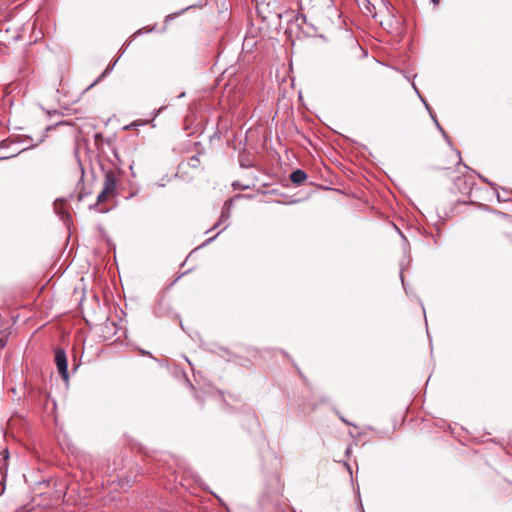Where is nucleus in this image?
Returning <instances> with one entry per match:
<instances>
[{"mask_svg": "<svg viewBox=\"0 0 512 512\" xmlns=\"http://www.w3.org/2000/svg\"><path fill=\"white\" fill-rule=\"evenodd\" d=\"M55 363L58 369L59 374L61 377L67 381L68 376V362H67V356L64 350L58 349L55 352Z\"/></svg>", "mask_w": 512, "mask_h": 512, "instance_id": "f03ea898", "label": "nucleus"}, {"mask_svg": "<svg viewBox=\"0 0 512 512\" xmlns=\"http://www.w3.org/2000/svg\"><path fill=\"white\" fill-rule=\"evenodd\" d=\"M431 118H432V120L434 121V123H435V125H436L437 129H438V130L441 132V134L443 135V137H444V139L446 140V142H447L449 145H451V140H450L449 136H448V135H447V133L444 131V129L442 128V126L439 124V122H438V120H437L436 116L433 114V115H431Z\"/></svg>", "mask_w": 512, "mask_h": 512, "instance_id": "1a4fd4ad", "label": "nucleus"}, {"mask_svg": "<svg viewBox=\"0 0 512 512\" xmlns=\"http://www.w3.org/2000/svg\"><path fill=\"white\" fill-rule=\"evenodd\" d=\"M230 209H231V200L225 202L224 207L222 209L221 215L218 221L213 225L211 230L218 228L221 224H224L222 230H225L229 226V218H230ZM210 229L207 231L209 232Z\"/></svg>", "mask_w": 512, "mask_h": 512, "instance_id": "20e7f679", "label": "nucleus"}, {"mask_svg": "<svg viewBox=\"0 0 512 512\" xmlns=\"http://www.w3.org/2000/svg\"><path fill=\"white\" fill-rule=\"evenodd\" d=\"M367 1V4L365 5V9H366V12L367 14H370L372 17H375V13H374V10H375V7L373 4H371L368 0Z\"/></svg>", "mask_w": 512, "mask_h": 512, "instance_id": "4468645a", "label": "nucleus"}, {"mask_svg": "<svg viewBox=\"0 0 512 512\" xmlns=\"http://www.w3.org/2000/svg\"><path fill=\"white\" fill-rule=\"evenodd\" d=\"M217 237V235H215L214 237H211L209 239H207L200 247L202 246H206L208 244H210L211 242H213L215 240V238Z\"/></svg>", "mask_w": 512, "mask_h": 512, "instance_id": "a211bd4d", "label": "nucleus"}, {"mask_svg": "<svg viewBox=\"0 0 512 512\" xmlns=\"http://www.w3.org/2000/svg\"><path fill=\"white\" fill-rule=\"evenodd\" d=\"M345 466H346L347 470L351 473V467H350V465H349V464H347V463H345Z\"/></svg>", "mask_w": 512, "mask_h": 512, "instance_id": "bb28decb", "label": "nucleus"}, {"mask_svg": "<svg viewBox=\"0 0 512 512\" xmlns=\"http://www.w3.org/2000/svg\"><path fill=\"white\" fill-rule=\"evenodd\" d=\"M184 96H185V92L181 93V94L178 96V98H182V97H184Z\"/></svg>", "mask_w": 512, "mask_h": 512, "instance_id": "cd10ccee", "label": "nucleus"}, {"mask_svg": "<svg viewBox=\"0 0 512 512\" xmlns=\"http://www.w3.org/2000/svg\"><path fill=\"white\" fill-rule=\"evenodd\" d=\"M233 186H234V188H238V187H241V184H239L238 182H234Z\"/></svg>", "mask_w": 512, "mask_h": 512, "instance_id": "a878e982", "label": "nucleus"}, {"mask_svg": "<svg viewBox=\"0 0 512 512\" xmlns=\"http://www.w3.org/2000/svg\"><path fill=\"white\" fill-rule=\"evenodd\" d=\"M432 2H433L434 4H438V3H439V0H432Z\"/></svg>", "mask_w": 512, "mask_h": 512, "instance_id": "7c9ffc66", "label": "nucleus"}, {"mask_svg": "<svg viewBox=\"0 0 512 512\" xmlns=\"http://www.w3.org/2000/svg\"><path fill=\"white\" fill-rule=\"evenodd\" d=\"M400 276H401V281H402V284L404 285L405 283H404V278H403V275H402V273L400 274Z\"/></svg>", "mask_w": 512, "mask_h": 512, "instance_id": "c85d7f7f", "label": "nucleus"}, {"mask_svg": "<svg viewBox=\"0 0 512 512\" xmlns=\"http://www.w3.org/2000/svg\"><path fill=\"white\" fill-rule=\"evenodd\" d=\"M193 6H187L183 9H181L180 11L178 12H175V13H172V14H169L166 16L165 18V23L175 19L177 16L181 15L182 13H184L185 11L189 10L190 8H192Z\"/></svg>", "mask_w": 512, "mask_h": 512, "instance_id": "9d476101", "label": "nucleus"}, {"mask_svg": "<svg viewBox=\"0 0 512 512\" xmlns=\"http://www.w3.org/2000/svg\"><path fill=\"white\" fill-rule=\"evenodd\" d=\"M51 128H52V126H47L45 130L49 131V130H51Z\"/></svg>", "mask_w": 512, "mask_h": 512, "instance_id": "c756f323", "label": "nucleus"}, {"mask_svg": "<svg viewBox=\"0 0 512 512\" xmlns=\"http://www.w3.org/2000/svg\"><path fill=\"white\" fill-rule=\"evenodd\" d=\"M8 147V143L6 140L0 142V149Z\"/></svg>", "mask_w": 512, "mask_h": 512, "instance_id": "6ab92c4d", "label": "nucleus"}, {"mask_svg": "<svg viewBox=\"0 0 512 512\" xmlns=\"http://www.w3.org/2000/svg\"><path fill=\"white\" fill-rule=\"evenodd\" d=\"M43 139H44V137H41L36 144H32L31 146L33 147V146L38 145L39 143H41L43 141Z\"/></svg>", "mask_w": 512, "mask_h": 512, "instance_id": "5701e85b", "label": "nucleus"}, {"mask_svg": "<svg viewBox=\"0 0 512 512\" xmlns=\"http://www.w3.org/2000/svg\"><path fill=\"white\" fill-rule=\"evenodd\" d=\"M351 452V447H348L345 451L346 456H349Z\"/></svg>", "mask_w": 512, "mask_h": 512, "instance_id": "4be33fe9", "label": "nucleus"}, {"mask_svg": "<svg viewBox=\"0 0 512 512\" xmlns=\"http://www.w3.org/2000/svg\"><path fill=\"white\" fill-rule=\"evenodd\" d=\"M117 60L110 66H108L104 72L95 80V82L91 85L93 86L94 84H96L99 80H101L103 77H105L108 73H110V71L114 68L115 64H116Z\"/></svg>", "mask_w": 512, "mask_h": 512, "instance_id": "f8f14e48", "label": "nucleus"}, {"mask_svg": "<svg viewBox=\"0 0 512 512\" xmlns=\"http://www.w3.org/2000/svg\"><path fill=\"white\" fill-rule=\"evenodd\" d=\"M83 199V196L80 194L78 197V200L81 201Z\"/></svg>", "mask_w": 512, "mask_h": 512, "instance_id": "2f4dec72", "label": "nucleus"}, {"mask_svg": "<svg viewBox=\"0 0 512 512\" xmlns=\"http://www.w3.org/2000/svg\"><path fill=\"white\" fill-rule=\"evenodd\" d=\"M393 227L394 229L396 230V232L401 236V238L403 239V242L405 245H408V241H407V238L405 237V235L402 233V231L395 225L393 224Z\"/></svg>", "mask_w": 512, "mask_h": 512, "instance_id": "dca6fc26", "label": "nucleus"}, {"mask_svg": "<svg viewBox=\"0 0 512 512\" xmlns=\"http://www.w3.org/2000/svg\"><path fill=\"white\" fill-rule=\"evenodd\" d=\"M13 156H14V155H12V157H13ZM9 158H11V156H4V157H0V161H2V160H6V159H9Z\"/></svg>", "mask_w": 512, "mask_h": 512, "instance_id": "b1692460", "label": "nucleus"}, {"mask_svg": "<svg viewBox=\"0 0 512 512\" xmlns=\"http://www.w3.org/2000/svg\"><path fill=\"white\" fill-rule=\"evenodd\" d=\"M107 195H109V193L105 192V190H102L97 196V203L104 202L107 199Z\"/></svg>", "mask_w": 512, "mask_h": 512, "instance_id": "2eb2a0df", "label": "nucleus"}, {"mask_svg": "<svg viewBox=\"0 0 512 512\" xmlns=\"http://www.w3.org/2000/svg\"><path fill=\"white\" fill-rule=\"evenodd\" d=\"M284 482L279 474H274L266 482V485L258 499L262 509H273L274 512H285L282 506Z\"/></svg>", "mask_w": 512, "mask_h": 512, "instance_id": "f257e3e1", "label": "nucleus"}, {"mask_svg": "<svg viewBox=\"0 0 512 512\" xmlns=\"http://www.w3.org/2000/svg\"><path fill=\"white\" fill-rule=\"evenodd\" d=\"M117 186V177L114 172L108 171L105 173L104 186L103 190L112 194L116 190Z\"/></svg>", "mask_w": 512, "mask_h": 512, "instance_id": "39448f33", "label": "nucleus"}, {"mask_svg": "<svg viewBox=\"0 0 512 512\" xmlns=\"http://www.w3.org/2000/svg\"><path fill=\"white\" fill-rule=\"evenodd\" d=\"M425 108H426V109H427V111L429 112L430 116L434 114V113H433V111H432V109H431V107L429 106V104H426V105H425Z\"/></svg>", "mask_w": 512, "mask_h": 512, "instance_id": "aec40b11", "label": "nucleus"}, {"mask_svg": "<svg viewBox=\"0 0 512 512\" xmlns=\"http://www.w3.org/2000/svg\"><path fill=\"white\" fill-rule=\"evenodd\" d=\"M340 419H341L344 423H346V424H348V425H352V423H350L349 421H347V420H346V418H344V417L340 416Z\"/></svg>", "mask_w": 512, "mask_h": 512, "instance_id": "412c9836", "label": "nucleus"}, {"mask_svg": "<svg viewBox=\"0 0 512 512\" xmlns=\"http://www.w3.org/2000/svg\"><path fill=\"white\" fill-rule=\"evenodd\" d=\"M307 179V173L302 169H297L290 174V180L293 184L301 185Z\"/></svg>", "mask_w": 512, "mask_h": 512, "instance_id": "0eeeda50", "label": "nucleus"}, {"mask_svg": "<svg viewBox=\"0 0 512 512\" xmlns=\"http://www.w3.org/2000/svg\"><path fill=\"white\" fill-rule=\"evenodd\" d=\"M199 162H200V161H199V157H198V156H196V155H194V156L190 157V159H189V162H188V163H189V166H190V167H192V168H197V167H198V165H199Z\"/></svg>", "mask_w": 512, "mask_h": 512, "instance_id": "ddd939ff", "label": "nucleus"}, {"mask_svg": "<svg viewBox=\"0 0 512 512\" xmlns=\"http://www.w3.org/2000/svg\"><path fill=\"white\" fill-rule=\"evenodd\" d=\"M9 452L7 449L0 451V483L5 481L8 469Z\"/></svg>", "mask_w": 512, "mask_h": 512, "instance_id": "423d86ee", "label": "nucleus"}, {"mask_svg": "<svg viewBox=\"0 0 512 512\" xmlns=\"http://www.w3.org/2000/svg\"><path fill=\"white\" fill-rule=\"evenodd\" d=\"M154 313L157 317L177 316L176 313L173 312L170 302L165 298H161L159 300L158 304L156 305V307L154 309Z\"/></svg>", "mask_w": 512, "mask_h": 512, "instance_id": "7ed1b4c3", "label": "nucleus"}, {"mask_svg": "<svg viewBox=\"0 0 512 512\" xmlns=\"http://www.w3.org/2000/svg\"><path fill=\"white\" fill-rule=\"evenodd\" d=\"M62 204H63V200L62 199H57L55 202H54V210L55 212L61 217V219L67 223L68 221H70L71 217H70V214L65 212L63 209H62Z\"/></svg>", "mask_w": 512, "mask_h": 512, "instance_id": "6e6552de", "label": "nucleus"}, {"mask_svg": "<svg viewBox=\"0 0 512 512\" xmlns=\"http://www.w3.org/2000/svg\"><path fill=\"white\" fill-rule=\"evenodd\" d=\"M294 21L299 25L301 26V24H306L307 23V17L306 15L304 14H301V13H298L295 15L294 17Z\"/></svg>", "mask_w": 512, "mask_h": 512, "instance_id": "9b49d317", "label": "nucleus"}, {"mask_svg": "<svg viewBox=\"0 0 512 512\" xmlns=\"http://www.w3.org/2000/svg\"><path fill=\"white\" fill-rule=\"evenodd\" d=\"M161 110H162V108H160V109H158L157 111H155V112H154V117H157Z\"/></svg>", "mask_w": 512, "mask_h": 512, "instance_id": "393cba45", "label": "nucleus"}, {"mask_svg": "<svg viewBox=\"0 0 512 512\" xmlns=\"http://www.w3.org/2000/svg\"><path fill=\"white\" fill-rule=\"evenodd\" d=\"M412 86H413V88H414L415 92H416V93L418 94V96L420 97V99H421V101L423 102V104H424V105L428 104V103L426 102V100H425V99L420 95V93H419V91H418V89H417V87L415 86V84H414V83H412Z\"/></svg>", "mask_w": 512, "mask_h": 512, "instance_id": "f3484780", "label": "nucleus"}]
</instances>
